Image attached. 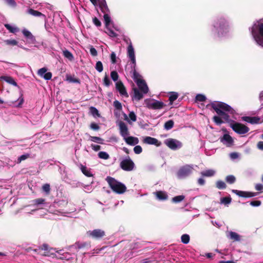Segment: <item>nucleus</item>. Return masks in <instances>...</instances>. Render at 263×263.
I'll use <instances>...</instances> for the list:
<instances>
[{
  "mask_svg": "<svg viewBox=\"0 0 263 263\" xmlns=\"http://www.w3.org/2000/svg\"><path fill=\"white\" fill-rule=\"evenodd\" d=\"M211 107L216 112L222 117L226 122L233 123L235 121L230 119V116L226 113L228 112L232 115H234L235 112V110L232 108L228 104L222 102H213L206 105V107Z\"/></svg>",
  "mask_w": 263,
  "mask_h": 263,
  "instance_id": "f257e3e1",
  "label": "nucleus"
},
{
  "mask_svg": "<svg viewBox=\"0 0 263 263\" xmlns=\"http://www.w3.org/2000/svg\"><path fill=\"white\" fill-rule=\"evenodd\" d=\"M251 33L257 43L263 47V23L254 24L251 29Z\"/></svg>",
  "mask_w": 263,
  "mask_h": 263,
  "instance_id": "f03ea898",
  "label": "nucleus"
},
{
  "mask_svg": "<svg viewBox=\"0 0 263 263\" xmlns=\"http://www.w3.org/2000/svg\"><path fill=\"white\" fill-rule=\"evenodd\" d=\"M106 180L109 184V186L116 193L122 194L126 190V186L121 182L117 181L114 178L108 176L106 178Z\"/></svg>",
  "mask_w": 263,
  "mask_h": 263,
  "instance_id": "7ed1b4c3",
  "label": "nucleus"
},
{
  "mask_svg": "<svg viewBox=\"0 0 263 263\" xmlns=\"http://www.w3.org/2000/svg\"><path fill=\"white\" fill-rule=\"evenodd\" d=\"M214 28L216 29L219 36L223 35L229 31V25L225 18L220 17L215 22Z\"/></svg>",
  "mask_w": 263,
  "mask_h": 263,
  "instance_id": "20e7f679",
  "label": "nucleus"
},
{
  "mask_svg": "<svg viewBox=\"0 0 263 263\" xmlns=\"http://www.w3.org/2000/svg\"><path fill=\"white\" fill-rule=\"evenodd\" d=\"M232 129L238 134H245L249 131V128L245 125L234 122L230 125Z\"/></svg>",
  "mask_w": 263,
  "mask_h": 263,
  "instance_id": "39448f33",
  "label": "nucleus"
},
{
  "mask_svg": "<svg viewBox=\"0 0 263 263\" xmlns=\"http://www.w3.org/2000/svg\"><path fill=\"white\" fill-rule=\"evenodd\" d=\"M193 168L191 165H184L180 167L178 170L177 173V177L179 179L184 178L191 175L193 172Z\"/></svg>",
  "mask_w": 263,
  "mask_h": 263,
  "instance_id": "423d86ee",
  "label": "nucleus"
},
{
  "mask_svg": "<svg viewBox=\"0 0 263 263\" xmlns=\"http://www.w3.org/2000/svg\"><path fill=\"white\" fill-rule=\"evenodd\" d=\"M120 167L125 171H132L135 167V163L129 156L123 159L120 163Z\"/></svg>",
  "mask_w": 263,
  "mask_h": 263,
  "instance_id": "0eeeda50",
  "label": "nucleus"
},
{
  "mask_svg": "<svg viewBox=\"0 0 263 263\" xmlns=\"http://www.w3.org/2000/svg\"><path fill=\"white\" fill-rule=\"evenodd\" d=\"M86 234L88 237L96 240L101 239L105 236V231L99 229H95L92 231L89 230L87 232Z\"/></svg>",
  "mask_w": 263,
  "mask_h": 263,
  "instance_id": "6e6552de",
  "label": "nucleus"
},
{
  "mask_svg": "<svg viewBox=\"0 0 263 263\" xmlns=\"http://www.w3.org/2000/svg\"><path fill=\"white\" fill-rule=\"evenodd\" d=\"M232 192L236 194L239 197L244 198H250L256 196L258 193H254L251 192L242 191L237 190H233Z\"/></svg>",
  "mask_w": 263,
  "mask_h": 263,
  "instance_id": "1a4fd4ad",
  "label": "nucleus"
},
{
  "mask_svg": "<svg viewBox=\"0 0 263 263\" xmlns=\"http://www.w3.org/2000/svg\"><path fill=\"white\" fill-rule=\"evenodd\" d=\"M166 105L163 102L158 100H154L147 104V107L149 109L154 110L162 109Z\"/></svg>",
  "mask_w": 263,
  "mask_h": 263,
  "instance_id": "9d476101",
  "label": "nucleus"
},
{
  "mask_svg": "<svg viewBox=\"0 0 263 263\" xmlns=\"http://www.w3.org/2000/svg\"><path fill=\"white\" fill-rule=\"evenodd\" d=\"M119 128L120 134L122 137L125 138L129 135L128 127L126 124L122 121H120L118 124Z\"/></svg>",
  "mask_w": 263,
  "mask_h": 263,
  "instance_id": "9b49d317",
  "label": "nucleus"
},
{
  "mask_svg": "<svg viewBox=\"0 0 263 263\" xmlns=\"http://www.w3.org/2000/svg\"><path fill=\"white\" fill-rule=\"evenodd\" d=\"M143 142L147 144L155 145L156 146H160L161 145V142L158 139L149 136L145 137Z\"/></svg>",
  "mask_w": 263,
  "mask_h": 263,
  "instance_id": "f8f14e48",
  "label": "nucleus"
},
{
  "mask_svg": "<svg viewBox=\"0 0 263 263\" xmlns=\"http://www.w3.org/2000/svg\"><path fill=\"white\" fill-rule=\"evenodd\" d=\"M116 88L121 96L128 97V95L126 88L121 81H118L116 84Z\"/></svg>",
  "mask_w": 263,
  "mask_h": 263,
  "instance_id": "ddd939ff",
  "label": "nucleus"
},
{
  "mask_svg": "<svg viewBox=\"0 0 263 263\" xmlns=\"http://www.w3.org/2000/svg\"><path fill=\"white\" fill-rule=\"evenodd\" d=\"M139 89L141 91V92L143 93H147L148 91V86L145 82V81L142 79L141 80H138V82H136Z\"/></svg>",
  "mask_w": 263,
  "mask_h": 263,
  "instance_id": "4468645a",
  "label": "nucleus"
},
{
  "mask_svg": "<svg viewBox=\"0 0 263 263\" xmlns=\"http://www.w3.org/2000/svg\"><path fill=\"white\" fill-rule=\"evenodd\" d=\"M177 143H179V142L174 139H168L165 141V144L170 148L173 150H175L178 148V146Z\"/></svg>",
  "mask_w": 263,
  "mask_h": 263,
  "instance_id": "2eb2a0df",
  "label": "nucleus"
},
{
  "mask_svg": "<svg viewBox=\"0 0 263 263\" xmlns=\"http://www.w3.org/2000/svg\"><path fill=\"white\" fill-rule=\"evenodd\" d=\"M242 120L247 122L254 124H258L259 123L260 118L258 117H248L245 116L242 118Z\"/></svg>",
  "mask_w": 263,
  "mask_h": 263,
  "instance_id": "dca6fc26",
  "label": "nucleus"
},
{
  "mask_svg": "<svg viewBox=\"0 0 263 263\" xmlns=\"http://www.w3.org/2000/svg\"><path fill=\"white\" fill-rule=\"evenodd\" d=\"M127 57L129 59L130 61H134V60L136 59L134 49L131 41H130V44L127 47Z\"/></svg>",
  "mask_w": 263,
  "mask_h": 263,
  "instance_id": "f3484780",
  "label": "nucleus"
},
{
  "mask_svg": "<svg viewBox=\"0 0 263 263\" xmlns=\"http://www.w3.org/2000/svg\"><path fill=\"white\" fill-rule=\"evenodd\" d=\"M125 142L130 145H135L137 144L139 142V140L138 138L134 137L132 136L129 137H125V138H123Z\"/></svg>",
  "mask_w": 263,
  "mask_h": 263,
  "instance_id": "a211bd4d",
  "label": "nucleus"
},
{
  "mask_svg": "<svg viewBox=\"0 0 263 263\" xmlns=\"http://www.w3.org/2000/svg\"><path fill=\"white\" fill-rule=\"evenodd\" d=\"M27 13L34 16L42 17L43 20L46 19V15L45 14L42 13L41 12L37 10H35L32 8H29L27 10Z\"/></svg>",
  "mask_w": 263,
  "mask_h": 263,
  "instance_id": "6ab92c4d",
  "label": "nucleus"
},
{
  "mask_svg": "<svg viewBox=\"0 0 263 263\" xmlns=\"http://www.w3.org/2000/svg\"><path fill=\"white\" fill-rule=\"evenodd\" d=\"M0 80H4L8 83L11 84L14 86H17V83L14 81L13 78L10 76H2L0 77Z\"/></svg>",
  "mask_w": 263,
  "mask_h": 263,
  "instance_id": "aec40b11",
  "label": "nucleus"
},
{
  "mask_svg": "<svg viewBox=\"0 0 263 263\" xmlns=\"http://www.w3.org/2000/svg\"><path fill=\"white\" fill-rule=\"evenodd\" d=\"M99 7L101 11L104 13H107L109 12L105 0L99 1Z\"/></svg>",
  "mask_w": 263,
  "mask_h": 263,
  "instance_id": "412c9836",
  "label": "nucleus"
},
{
  "mask_svg": "<svg viewBox=\"0 0 263 263\" xmlns=\"http://www.w3.org/2000/svg\"><path fill=\"white\" fill-rule=\"evenodd\" d=\"M155 194L156 195L157 198L160 200H165L168 198L166 193L163 191H157Z\"/></svg>",
  "mask_w": 263,
  "mask_h": 263,
  "instance_id": "4be33fe9",
  "label": "nucleus"
},
{
  "mask_svg": "<svg viewBox=\"0 0 263 263\" xmlns=\"http://www.w3.org/2000/svg\"><path fill=\"white\" fill-rule=\"evenodd\" d=\"M133 89L134 91L133 99L134 98L135 100L139 101L143 98V95L142 93L140 92L138 88L135 87Z\"/></svg>",
  "mask_w": 263,
  "mask_h": 263,
  "instance_id": "5701e85b",
  "label": "nucleus"
},
{
  "mask_svg": "<svg viewBox=\"0 0 263 263\" xmlns=\"http://www.w3.org/2000/svg\"><path fill=\"white\" fill-rule=\"evenodd\" d=\"M22 33L26 38L29 39L31 42H34L35 40V37L29 31L26 29H24L22 31Z\"/></svg>",
  "mask_w": 263,
  "mask_h": 263,
  "instance_id": "b1692460",
  "label": "nucleus"
},
{
  "mask_svg": "<svg viewBox=\"0 0 263 263\" xmlns=\"http://www.w3.org/2000/svg\"><path fill=\"white\" fill-rule=\"evenodd\" d=\"M66 79L69 83L80 84V80L79 79L76 78L74 76H72L71 75L67 74L66 77Z\"/></svg>",
  "mask_w": 263,
  "mask_h": 263,
  "instance_id": "393cba45",
  "label": "nucleus"
},
{
  "mask_svg": "<svg viewBox=\"0 0 263 263\" xmlns=\"http://www.w3.org/2000/svg\"><path fill=\"white\" fill-rule=\"evenodd\" d=\"M80 169L83 173V174L87 177H92L93 176V174L90 172V171L87 169L86 166H84L82 164L80 165Z\"/></svg>",
  "mask_w": 263,
  "mask_h": 263,
  "instance_id": "a878e982",
  "label": "nucleus"
},
{
  "mask_svg": "<svg viewBox=\"0 0 263 263\" xmlns=\"http://www.w3.org/2000/svg\"><path fill=\"white\" fill-rule=\"evenodd\" d=\"M224 141L230 144L233 142L232 138L228 134H224L222 137L220 138V141L221 142H223Z\"/></svg>",
  "mask_w": 263,
  "mask_h": 263,
  "instance_id": "bb28decb",
  "label": "nucleus"
},
{
  "mask_svg": "<svg viewBox=\"0 0 263 263\" xmlns=\"http://www.w3.org/2000/svg\"><path fill=\"white\" fill-rule=\"evenodd\" d=\"M215 174V172L213 170H208L203 171L201 173L203 177H212Z\"/></svg>",
  "mask_w": 263,
  "mask_h": 263,
  "instance_id": "cd10ccee",
  "label": "nucleus"
},
{
  "mask_svg": "<svg viewBox=\"0 0 263 263\" xmlns=\"http://www.w3.org/2000/svg\"><path fill=\"white\" fill-rule=\"evenodd\" d=\"M4 26L11 33H15L16 32L18 31V30H19V29L18 28L15 27H13V26H11L9 24H5Z\"/></svg>",
  "mask_w": 263,
  "mask_h": 263,
  "instance_id": "c85d7f7f",
  "label": "nucleus"
},
{
  "mask_svg": "<svg viewBox=\"0 0 263 263\" xmlns=\"http://www.w3.org/2000/svg\"><path fill=\"white\" fill-rule=\"evenodd\" d=\"M63 55L66 58L68 59L69 61H72L74 59L73 54L68 50L63 51Z\"/></svg>",
  "mask_w": 263,
  "mask_h": 263,
  "instance_id": "c756f323",
  "label": "nucleus"
},
{
  "mask_svg": "<svg viewBox=\"0 0 263 263\" xmlns=\"http://www.w3.org/2000/svg\"><path fill=\"white\" fill-rule=\"evenodd\" d=\"M230 238L233 241H240V236L236 232L231 231L230 232Z\"/></svg>",
  "mask_w": 263,
  "mask_h": 263,
  "instance_id": "7c9ffc66",
  "label": "nucleus"
},
{
  "mask_svg": "<svg viewBox=\"0 0 263 263\" xmlns=\"http://www.w3.org/2000/svg\"><path fill=\"white\" fill-rule=\"evenodd\" d=\"M89 111L90 114L95 117H100L101 116L98 110L95 107L91 106L89 108Z\"/></svg>",
  "mask_w": 263,
  "mask_h": 263,
  "instance_id": "2f4dec72",
  "label": "nucleus"
},
{
  "mask_svg": "<svg viewBox=\"0 0 263 263\" xmlns=\"http://www.w3.org/2000/svg\"><path fill=\"white\" fill-rule=\"evenodd\" d=\"M178 97V93L176 92H172L169 97V101L171 105L173 104V103L175 101Z\"/></svg>",
  "mask_w": 263,
  "mask_h": 263,
  "instance_id": "473e14b6",
  "label": "nucleus"
},
{
  "mask_svg": "<svg viewBox=\"0 0 263 263\" xmlns=\"http://www.w3.org/2000/svg\"><path fill=\"white\" fill-rule=\"evenodd\" d=\"M174 125V121L172 120H170L165 123L164 127L166 130H170L173 127Z\"/></svg>",
  "mask_w": 263,
  "mask_h": 263,
  "instance_id": "72a5a7b5",
  "label": "nucleus"
},
{
  "mask_svg": "<svg viewBox=\"0 0 263 263\" xmlns=\"http://www.w3.org/2000/svg\"><path fill=\"white\" fill-rule=\"evenodd\" d=\"M104 20L106 28L109 27L111 22V18L108 13L104 14Z\"/></svg>",
  "mask_w": 263,
  "mask_h": 263,
  "instance_id": "f704fd0d",
  "label": "nucleus"
},
{
  "mask_svg": "<svg viewBox=\"0 0 263 263\" xmlns=\"http://www.w3.org/2000/svg\"><path fill=\"white\" fill-rule=\"evenodd\" d=\"M216 186L218 189L222 190L226 188L227 185L223 181L218 180L216 183Z\"/></svg>",
  "mask_w": 263,
  "mask_h": 263,
  "instance_id": "c9c22d12",
  "label": "nucleus"
},
{
  "mask_svg": "<svg viewBox=\"0 0 263 263\" xmlns=\"http://www.w3.org/2000/svg\"><path fill=\"white\" fill-rule=\"evenodd\" d=\"M132 72H133L132 78L136 82H137L138 80H142V79H141V76L138 72H137L136 70H133V71H132Z\"/></svg>",
  "mask_w": 263,
  "mask_h": 263,
  "instance_id": "e433bc0d",
  "label": "nucleus"
},
{
  "mask_svg": "<svg viewBox=\"0 0 263 263\" xmlns=\"http://www.w3.org/2000/svg\"><path fill=\"white\" fill-rule=\"evenodd\" d=\"M181 242L184 244H187L190 240V236L188 234H183L181 237Z\"/></svg>",
  "mask_w": 263,
  "mask_h": 263,
  "instance_id": "4c0bfd02",
  "label": "nucleus"
},
{
  "mask_svg": "<svg viewBox=\"0 0 263 263\" xmlns=\"http://www.w3.org/2000/svg\"><path fill=\"white\" fill-rule=\"evenodd\" d=\"M232 199L230 197H225L220 199V203L225 205L230 204L231 202Z\"/></svg>",
  "mask_w": 263,
  "mask_h": 263,
  "instance_id": "58836bf2",
  "label": "nucleus"
},
{
  "mask_svg": "<svg viewBox=\"0 0 263 263\" xmlns=\"http://www.w3.org/2000/svg\"><path fill=\"white\" fill-rule=\"evenodd\" d=\"M185 198L183 195H179L175 196L172 198V201L175 203H179L182 201Z\"/></svg>",
  "mask_w": 263,
  "mask_h": 263,
  "instance_id": "ea45409f",
  "label": "nucleus"
},
{
  "mask_svg": "<svg viewBox=\"0 0 263 263\" xmlns=\"http://www.w3.org/2000/svg\"><path fill=\"white\" fill-rule=\"evenodd\" d=\"M213 120L217 125H220L223 123L222 118L217 116L213 117Z\"/></svg>",
  "mask_w": 263,
  "mask_h": 263,
  "instance_id": "a19ab883",
  "label": "nucleus"
},
{
  "mask_svg": "<svg viewBox=\"0 0 263 263\" xmlns=\"http://www.w3.org/2000/svg\"><path fill=\"white\" fill-rule=\"evenodd\" d=\"M226 180L228 183L233 184L235 182L236 178L233 175H228L226 177Z\"/></svg>",
  "mask_w": 263,
  "mask_h": 263,
  "instance_id": "79ce46f5",
  "label": "nucleus"
},
{
  "mask_svg": "<svg viewBox=\"0 0 263 263\" xmlns=\"http://www.w3.org/2000/svg\"><path fill=\"white\" fill-rule=\"evenodd\" d=\"M95 69L99 72H101L103 70L102 63L101 61H98L95 66Z\"/></svg>",
  "mask_w": 263,
  "mask_h": 263,
  "instance_id": "37998d69",
  "label": "nucleus"
},
{
  "mask_svg": "<svg viewBox=\"0 0 263 263\" xmlns=\"http://www.w3.org/2000/svg\"><path fill=\"white\" fill-rule=\"evenodd\" d=\"M4 43L10 46H16L18 44V42L15 40H6L4 41Z\"/></svg>",
  "mask_w": 263,
  "mask_h": 263,
  "instance_id": "c03bdc74",
  "label": "nucleus"
},
{
  "mask_svg": "<svg viewBox=\"0 0 263 263\" xmlns=\"http://www.w3.org/2000/svg\"><path fill=\"white\" fill-rule=\"evenodd\" d=\"M90 141L94 142L103 144L102 141L103 140L99 137L90 136Z\"/></svg>",
  "mask_w": 263,
  "mask_h": 263,
  "instance_id": "a18cd8bd",
  "label": "nucleus"
},
{
  "mask_svg": "<svg viewBox=\"0 0 263 263\" xmlns=\"http://www.w3.org/2000/svg\"><path fill=\"white\" fill-rule=\"evenodd\" d=\"M98 156L100 158L103 159H107L109 158V155L105 152H100L98 154Z\"/></svg>",
  "mask_w": 263,
  "mask_h": 263,
  "instance_id": "49530a36",
  "label": "nucleus"
},
{
  "mask_svg": "<svg viewBox=\"0 0 263 263\" xmlns=\"http://www.w3.org/2000/svg\"><path fill=\"white\" fill-rule=\"evenodd\" d=\"M106 29L107 31H106L105 32L107 33V34L109 35L110 37H115L117 36V34L116 32H115L109 28L108 27L106 28Z\"/></svg>",
  "mask_w": 263,
  "mask_h": 263,
  "instance_id": "de8ad7c7",
  "label": "nucleus"
},
{
  "mask_svg": "<svg viewBox=\"0 0 263 263\" xmlns=\"http://www.w3.org/2000/svg\"><path fill=\"white\" fill-rule=\"evenodd\" d=\"M42 190L44 192H45L47 194H49L50 191V184L48 183H46L42 186Z\"/></svg>",
  "mask_w": 263,
  "mask_h": 263,
  "instance_id": "09e8293b",
  "label": "nucleus"
},
{
  "mask_svg": "<svg viewBox=\"0 0 263 263\" xmlns=\"http://www.w3.org/2000/svg\"><path fill=\"white\" fill-rule=\"evenodd\" d=\"M128 118L130 121L136 122L137 120V116L134 111H130L128 115Z\"/></svg>",
  "mask_w": 263,
  "mask_h": 263,
  "instance_id": "8fccbe9b",
  "label": "nucleus"
},
{
  "mask_svg": "<svg viewBox=\"0 0 263 263\" xmlns=\"http://www.w3.org/2000/svg\"><path fill=\"white\" fill-rule=\"evenodd\" d=\"M113 105L114 107L116 108V109L121 110L122 109V106L121 103L118 100H115L114 102Z\"/></svg>",
  "mask_w": 263,
  "mask_h": 263,
  "instance_id": "3c124183",
  "label": "nucleus"
},
{
  "mask_svg": "<svg viewBox=\"0 0 263 263\" xmlns=\"http://www.w3.org/2000/svg\"><path fill=\"white\" fill-rule=\"evenodd\" d=\"M110 77L114 81H117L119 78V75L116 71H111Z\"/></svg>",
  "mask_w": 263,
  "mask_h": 263,
  "instance_id": "603ef678",
  "label": "nucleus"
},
{
  "mask_svg": "<svg viewBox=\"0 0 263 263\" xmlns=\"http://www.w3.org/2000/svg\"><path fill=\"white\" fill-rule=\"evenodd\" d=\"M206 100V97L204 95L201 94H198L196 96V100L199 102H203Z\"/></svg>",
  "mask_w": 263,
  "mask_h": 263,
  "instance_id": "864d4df0",
  "label": "nucleus"
},
{
  "mask_svg": "<svg viewBox=\"0 0 263 263\" xmlns=\"http://www.w3.org/2000/svg\"><path fill=\"white\" fill-rule=\"evenodd\" d=\"M45 199L43 198H37L33 200V203L35 205H39L44 204L45 203Z\"/></svg>",
  "mask_w": 263,
  "mask_h": 263,
  "instance_id": "5fc2aeb1",
  "label": "nucleus"
},
{
  "mask_svg": "<svg viewBox=\"0 0 263 263\" xmlns=\"http://www.w3.org/2000/svg\"><path fill=\"white\" fill-rule=\"evenodd\" d=\"M134 151L136 154H140L142 152V148L140 145H136L134 148Z\"/></svg>",
  "mask_w": 263,
  "mask_h": 263,
  "instance_id": "6e6d98bb",
  "label": "nucleus"
},
{
  "mask_svg": "<svg viewBox=\"0 0 263 263\" xmlns=\"http://www.w3.org/2000/svg\"><path fill=\"white\" fill-rule=\"evenodd\" d=\"M47 69L46 67H43L42 68H40L38 71L37 74L43 77V76L45 74V73L47 72Z\"/></svg>",
  "mask_w": 263,
  "mask_h": 263,
  "instance_id": "4d7b16f0",
  "label": "nucleus"
},
{
  "mask_svg": "<svg viewBox=\"0 0 263 263\" xmlns=\"http://www.w3.org/2000/svg\"><path fill=\"white\" fill-rule=\"evenodd\" d=\"M103 83L107 87L111 84V82L107 75H105L103 79Z\"/></svg>",
  "mask_w": 263,
  "mask_h": 263,
  "instance_id": "13d9d810",
  "label": "nucleus"
},
{
  "mask_svg": "<svg viewBox=\"0 0 263 263\" xmlns=\"http://www.w3.org/2000/svg\"><path fill=\"white\" fill-rule=\"evenodd\" d=\"M93 23L98 27L101 26V22L96 17H95L92 19Z\"/></svg>",
  "mask_w": 263,
  "mask_h": 263,
  "instance_id": "bf43d9fd",
  "label": "nucleus"
},
{
  "mask_svg": "<svg viewBox=\"0 0 263 263\" xmlns=\"http://www.w3.org/2000/svg\"><path fill=\"white\" fill-rule=\"evenodd\" d=\"M90 53L93 57H96L98 55V52L97 50L91 46L90 48Z\"/></svg>",
  "mask_w": 263,
  "mask_h": 263,
  "instance_id": "052dcab7",
  "label": "nucleus"
},
{
  "mask_svg": "<svg viewBox=\"0 0 263 263\" xmlns=\"http://www.w3.org/2000/svg\"><path fill=\"white\" fill-rule=\"evenodd\" d=\"M90 127L94 130H98L100 128V126L95 123H91L90 124Z\"/></svg>",
  "mask_w": 263,
  "mask_h": 263,
  "instance_id": "680f3d73",
  "label": "nucleus"
},
{
  "mask_svg": "<svg viewBox=\"0 0 263 263\" xmlns=\"http://www.w3.org/2000/svg\"><path fill=\"white\" fill-rule=\"evenodd\" d=\"M29 154L22 155L18 158V162L20 163L22 161L25 160L29 157Z\"/></svg>",
  "mask_w": 263,
  "mask_h": 263,
  "instance_id": "e2e57ef3",
  "label": "nucleus"
},
{
  "mask_svg": "<svg viewBox=\"0 0 263 263\" xmlns=\"http://www.w3.org/2000/svg\"><path fill=\"white\" fill-rule=\"evenodd\" d=\"M261 202L260 200H255L250 202V205L253 206H258L261 205Z\"/></svg>",
  "mask_w": 263,
  "mask_h": 263,
  "instance_id": "0e129e2a",
  "label": "nucleus"
},
{
  "mask_svg": "<svg viewBox=\"0 0 263 263\" xmlns=\"http://www.w3.org/2000/svg\"><path fill=\"white\" fill-rule=\"evenodd\" d=\"M111 62L112 64H115L117 62L116 61V55L114 52H112L110 54Z\"/></svg>",
  "mask_w": 263,
  "mask_h": 263,
  "instance_id": "69168bd1",
  "label": "nucleus"
},
{
  "mask_svg": "<svg viewBox=\"0 0 263 263\" xmlns=\"http://www.w3.org/2000/svg\"><path fill=\"white\" fill-rule=\"evenodd\" d=\"M43 77L46 80H49L52 78V73L50 72H46Z\"/></svg>",
  "mask_w": 263,
  "mask_h": 263,
  "instance_id": "338daca9",
  "label": "nucleus"
},
{
  "mask_svg": "<svg viewBox=\"0 0 263 263\" xmlns=\"http://www.w3.org/2000/svg\"><path fill=\"white\" fill-rule=\"evenodd\" d=\"M255 190L258 191H260L263 190V185L260 183H258L255 185Z\"/></svg>",
  "mask_w": 263,
  "mask_h": 263,
  "instance_id": "774afa93",
  "label": "nucleus"
}]
</instances>
